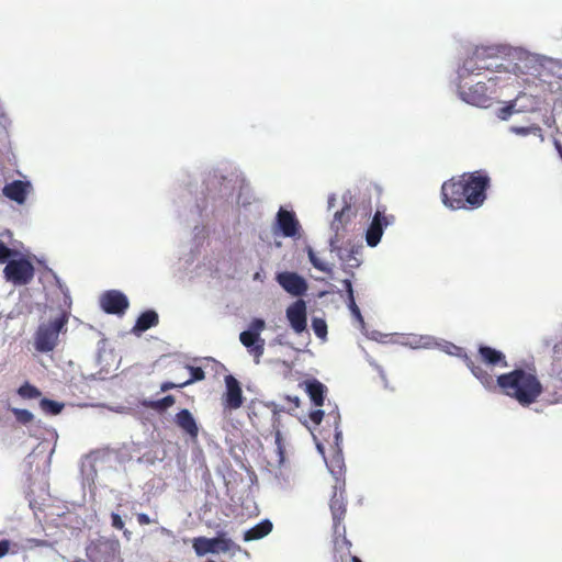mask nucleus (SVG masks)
<instances>
[{"mask_svg": "<svg viewBox=\"0 0 562 562\" xmlns=\"http://www.w3.org/2000/svg\"><path fill=\"white\" fill-rule=\"evenodd\" d=\"M334 561L335 562H362L351 554V542L346 537V528L334 530Z\"/></svg>", "mask_w": 562, "mask_h": 562, "instance_id": "9b49d317", "label": "nucleus"}, {"mask_svg": "<svg viewBox=\"0 0 562 562\" xmlns=\"http://www.w3.org/2000/svg\"><path fill=\"white\" fill-rule=\"evenodd\" d=\"M175 424L192 440L199 436V426L192 413L188 408L179 411L173 418Z\"/></svg>", "mask_w": 562, "mask_h": 562, "instance_id": "6ab92c4d", "label": "nucleus"}, {"mask_svg": "<svg viewBox=\"0 0 562 562\" xmlns=\"http://www.w3.org/2000/svg\"><path fill=\"white\" fill-rule=\"evenodd\" d=\"M477 361L493 369L496 367L507 368L508 362L506 356L501 350L490 346L480 345L477 349Z\"/></svg>", "mask_w": 562, "mask_h": 562, "instance_id": "dca6fc26", "label": "nucleus"}, {"mask_svg": "<svg viewBox=\"0 0 562 562\" xmlns=\"http://www.w3.org/2000/svg\"><path fill=\"white\" fill-rule=\"evenodd\" d=\"M215 538L196 537L192 540V547L196 555L202 557L207 553H217L215 548Z\"/></svg>", "mask_w": 562, "mask_h": 562, "instance_id": "393cba45", "label": "nucleus"}, {"mask_svg": "<svg viewBox=\"0 0 562 562\" xmlns=\"http://www.w3.org/2000/svg\"><path fill=\"white\" fill-rule=\"evenodd\" d=\"M490 186L491 179L484 170L464 172L442 183L441 201L453 211L476 210L484 204Z\"/></svg>", "mask_w": 562, "mask_h": 562, "instance_id": "f03ea898", "label": "nucleus"}, {"mask_svg": "<svg viewBox=\"0 0 562 562\" xmlns=\"http://www.w3.org/2000/svg\"><path fill=\"white\" fill-rule=\"evenodd\" d=\"M176 403V398L173 395H166L165 397L156 401H144L143 405L146 408L153 409L158 413L166 412L169 407H171Z\"/></svg>", "mask_w": 562, "mask_h": 562, "instance_id": "a878e982", "label": "nucleus"}, {"mask_svg": "<svg viewBox=\"0 0 562 562\" xmlns=\"http://www.w3.org/2000/svg\"><path fill=\"white\" fill-rule=\"evenodd\" d=\"M389 224L387 217L382 212L376 211L366 234V240L370 247H375L380 243L383 228Z\"/></svg>", "mask_w": 562, "mask_h": 562, "instance_id": "a211bd4d", "label": "nucleus"}, {"mask_svg": "<svg viewBox=\"0 0 562 562\" xmlns=\"http://www.w3.org/2000/svg\"><path fill=\"white\" fill-rule=\"evenodd\" d=\"M111 522L112 527L115 529L122 530L124 528V521L122 520L121 516L116 513L111 514Z\"/></svg>", "mask_w": 562, "mask_h": 562, "instance_id": "58836bf2", "label": "nucleus"}, {"mask_svg": "<svg viewBox=\"0 0 562 562\" xmlns=\"http://www.w3.org/2000/svg\"><path fill=\"white\" fill-rule=\"evenodd\" d=\"M304 384L312 403L318 407L323 406L327 391L326 386L316 379L305 381Z\"/></svg>", "mask_w": 562, "mask_h": 562, "instance_id": "4be33fe9", "label": "nucleus"}, {"mask_svg": "<svg viewBox=\"0 0 562 562\" xmlns=\"http://www.w3.org/2000/svg\"><path fill=\"white\" fill-rule=\"evenodd\" d=\"M159 322V318H158V314L153 311V310H148V311H145L144 313H142L137 321H136V324L133 328V331L134 333H143L154 326H156Z\"/></svg>", "mask_w": 562, "mask_h": 562, "instance_id": "b1692460", "label": "nucleus"}, {"mask_svg": "<svg viewBox=\"0 0 562 562\" xmlns=\"http://www.w3.org/2000/svg\"><path fill=\"white\" fill-rule=\"evenodd\" d=\"M463 362L471 373L488 391L499 389L502 394L515 400L519 405L528 407L537 403L544 392V386L535 368H516L496 379L470 356H462Z\"/></svg>", "mask_w": 562, "mask_h": 562, "instance_id": "f257e3e1", "label": "nucleus"}, {"mask_svg": "<svg viewBox=\"0 0 562 562\" xmlns=\"http://www.w3.org/2000/svg\"><path fill=\"white\" fill-rule=\"evenodd\" d=\"M11 412L14 415L15 419L22 425H27L32 423L34 419L33 414L27 409L12 408Z\"/></svg>", "mask_w": 562, "mask_h": 562, "instance_id": "2f4dec72", "label": "nucleus"}, {"mask_svg": "<svg viewBox=\"0 0 562 562\" xmlns=\"http://www.w3.org/2000/svg\"><path fill=\"white\" fill-rule=\"evenodd\" d=\"M491 48L477 47L471 56L467 57L459 68L458 76L462 81L467 77L480 74L482 70H488L491 65L487 63V58L492 57Z\"/></svg>", "mask_w": 562, "mask_h": 562, "instance_id": "6e6552de", "label": "nucleus"}, {"mask_svg": "<svg viewBox=\"0 0 562 562\" xmlns=\"http://www.w3.org/2000/svg\"><path fill=\"white\" fill-rule=\"evenodd\" d=\"M329 507L333 516L334 529L346 528L345 525H342L346 515V499L342 495V492L338 493L335 490L330 499Z\"/></svg>", "mask_w": 562, "mask_h": 562, "instance_id": "412c9836", "label": "nucleus"}, {"mask_svg": "<svg viewBox=\"0 0 562 562\" xmlns=\"http://www.w3.org/2000/svg\"><path fill=\"white\" fill-rule=\"evenodd\" d=\"M344 288L347 291L348 297L353 295L352 284L351 281L346 279L342 281Z\"/></svg>", "mask_w": 562, "mask_h": 562, "instance_id": "37998d69", "label": "nucleus"}, {"mask_svg": "<svg viewBox=\"0 0 562 562\" xmlns=\"http://www.w3.org/2000/svg\"><path fill=\"white\" fill-rule=\"evenodd\" d=\"M18 394L22 398L33 400V398H38L42 393L36 386L30 384L29 382H25L18 389Z\"/></svg>", "mask_w": 562, "mask_h": 562, "instance_id": "c85d7f7f", "label": "nucleus"}, {"mask_svg": "<svg viewBox=\"0 0 562 562\" xmlns=\"http://www.w3.org/2000/svg\"><path fill=\"white\" fill-rule=\"evenodd\" d=\"M3 274L7 281L15 285H25L34 278V267L25 258L9 260L3 269Z\"/></svg>", "mask_w": 562, "mask_h": 562, "instance_id": "0eeeda50", "label": "nucleus"}, {"mask_svg": "<svg viewBox=\"0 0 562 562\" xmlns=\"http://www.w3.org/2000/svg\"><path fill=\"white\" fill-rule=\"evenodd\" d=\"M557 150L562 159V144L557 143Z\"/></svg>", "mask_w": 562, "mask_h": 562, "instance_id": "49530a36", "label": "nucleus"}, {"mask_svg": "<svg viewBox=\"0 0 562 562\" xmlns=\"http://www.w3.org/2000/svg\"><path fill=\"white\" fill-rule=\"evenodd\" d=\"M32 190L33 186L30 181L13 180L2 188V194L7 199L22 205L25 203L27 195L32 192Z\"/></svg>", "mask_w": 562, "mask_h": 562, "instance_id": "2eb2a0df", "label": "nucleus"}, {"mask_svg": "<svg viewBox=\"0 0 562 562\" xmlns=\"http://www.w3.org/2000/svg\"><path fill=\"white\" fill-rule=\"evenodd\" d=\"M355 252V250H351L348 258H346L347 261H351V259H353V263H350L351 267H358L360 265V262L358 261V259L356 257H352V254Z\"/></svg>", "mask_w": 562, "mask_h": 562, "instance_id": "a18cd8bd", "label": "nucleus"}, {"mask_svg": "<svg viewBox=\"0 0 562 562\" xmlns=\"http://www.w3.org/2000/svg\"><path fill=\"white\" fill-rule=\"evenodd\" d=\"M40 407L46 414L57 415L63 411L64 404L49 398H42L40 401Z\"/></svg>", "mask_w": 562, "mask_h": 562, "instance_id": "cd10ccee", "label": "nucleus"}, {"mask_svg": "<svg viewBox=\"0 0 562 562\" xmlns=\"http://www.w3.org/2000/svg\"><path fill=\"white\" fill-rule=\"evenodd\" d=\"M281 411L282 409L279 408L278 405L274 403L252 402L251 405L249 406L248 413L249 419L256 428H260L263 426L261 417L267 416L269 418L271 427L274 430V442L277 446L278 454L280 457V461H282L284 458L283 439L281 431L279 429Z\"/></svg>", "mask_w": 562, "mask_h": 562, "instance_id": "20e7f679", "label": "nucleus"}, {"mask_svg": "<svg viewBox=\"0 0 562 562\" xmlns=\"http://www.w3.org/2000/svg\"><path fill=\"white\" fill-rule=\"evenodd\" d=\"M15 250L9 248L2 240H0V262L4 263L9 261V258L14 256Z\"/></svg>", "mask_w": 562, "mask_h": 562, "instance_id": "72a5a7b5", "label": "nucleus"}, {"mask_svg": "<svg viewBox=\"0 0 562 562\" xmlns=\"http://www.w3.org/2000/svg\"><path fill=\"white\" fill-rule=\"evenodd\" d=\"M324 411L322 409H315L310 413V419L315 424L319 425L324 418Z\"/></svg>", "mask_w": 562, "mask_h": 562, "instance_id": "c9c22d12", "label": "nucleus"}, {"mask_svg": "<svg viewBox=\"0 0 562 562\" xmlns=\"http://www.w3.org/2000/svg\"><path fill=\"white\" fill-rule=\"evenodd\" d=\"M277 281L284 291L294 296L305 294L308 289L305 279L296 272H280L277 274Z\"/></svg>", "mask_w": 562, "mask_h": 562, "instance_id": "ddd939ff", "label": "nucleus"}, {"mask_svg": "<svg viewBox=\"0 0 562 562\" xmlns=\"http://www.w3.org/2000/svg\"><path fill=\"white\" fill-rule=\"evenodd\" d=\"M121 544L116 539L98 538L86 548L89 562H120Z\"/></svg>", "mask_w": 562, "mask_h": 562, "instance_id": "423d86ee", "label": "nucleus"}, {"mask_svg": "<svg viewBox=\"0 0 562 562\" xmlns=\"http://www.w3.org/2000/svg\"><path fill=\"white\" fill-rule=\"evenodd\" d=\"M128 305L127 296L119 290H108L100 296V306L106 314L123 315Z\"/></svg>", "mask_w": 562, "mask_h": 562, "instance_id": "9d476101", "label": "nucleus"}, {"mask_svg": "<svg viewBox=\"0 0 562 562\" xmlns=\"http://www.w3.org/2000/svg\"><path fill=\"white\" fill-rule=\"evenodd\" d=\"M136 517H137L138 524L142 526L149 525L151 522V520L147 514L139 513V514H137Z\"/></svg>", "mask_w": 562, "mask_h": 562, "instance_id": "a19ab883", "label": "nucleus"}, {"mask_svg": "<svg viewBox=\"0 0 562 562\" xmlns=\"http://www.w3.org/2000/svg\"><path fill=\"white\" fill-rule=\"evenodd\" d=\"M312 328L315 335L322 339H324L327 335V324L323 318H313Z\"/></svg>", "mask_w": 562, "mask_h": 562, "instance_id": "473e14b6", "label": "nucleus"}, {"mask_svg": "<svg viewBox=\"0 0 562 562\" xmlns=\"http://www.w3.org/2000/svg\"><path fill=\"white\" fill-rule=\"evenodd\" d=\"M514 112V104L506 105L498 111V117L507 120Z\"/></svg>", "mask_w": 562, "mask_h": 562, "instance_id": "e433bc0d", "label": "nucleus"}, {"mask_svg": "<svg viewBox=\"0 0 562 562\" xmlns=\"http://www.w3.org/2000/svg\"><path fill=\"white\" fill-rule=\"evenodd\" d=\"M530 127H513V131L519 135H527L530 132Z\"/></svg>", "mask_w": 562, "mask_h": 562, "instance_id": "c03bdc74", "label": "nucleus"}, {"mask_svg": "<svg viewBox=\"0 0 562 562\" xmlns=\"http://www.w3.org/2000/svg\"><path fill=\"white\" fill-rule=\"evenodd\" d=\"M353 216L355 212L350 205H345L339 212L335 213L330 225L331 229L335 232V236L330 241L331 245L339 241V239L342 237V232L345 231L346 225L351 221Z\"/></svg>", "mask_w": 562, "mask_h": 562, "instance_id": "aec40b11", "label": "nucleus"}, {"mask_svg": "<svg viewBox=\"0 0 562 562\" xmlns=\"http://www.w3.org/2000/svg\"><path fill=\"white\" fill-rule=\"evenodd\" d=\"M215 548L217 549V553L220 552H228L233 549L234 547V542L232 539L227 538L226 537V533L225 532H218L217 536L215 537Z\"/></svg>", "mask_w": 562, "mask_h": 562, "instance_id": "c756f323", "label": "nucleus"}, {"mask_svg": "<svg viewBox=\"0 0 562 562\" xmlns=\"http://www.w3.org/2000/svg\"><path fill=\"white\" fill-rule=\"evenodd\" d=\"M10 541L3 539L0 541V558H3L10 550Z\"/></svg>", "mask_w": 562, "mask_h": 562, "instance_id": "ea45409f", "label": "nucleus"}, {"mask_svg": "<svg viewBox=\"0 0 562 562\" xmlns=\"http://www.w3.org/2000/svg\"><path fill=\"white\" fill-rule=\"evenodd\" d=\"M182 387H184L183 381L182 382L166 381L160 384V392H167L172 389H182Z\"/></svg>", "mask_w": 562, "mask_h": 562, "instance_id": "f704fd0d", "label": "nucleus"}, {"mask_svg": "<svg viewBox=\"0 0 562 562\" xmlns=\"http://www.w3.org/2000/svg\"><path fill=\"white\" fill-rule=\"evenodd\" d=\"M348 306H349V308H350L351 313H352L357 318H359V319H361V318H362V317H361L360 310H359V307H358V306H357V304H356V301H355L353 295L348 297Z\"/></svg>", "mask_w": 562, "mask_h": 562, "instance_id": "4c0bfd02", "label": "nucleus"}, {"mask_svg": "<svg viewBox=\"0 0 562 562\" xmlns=\"http://www.w3.org/2000/svg\"><path fill=\"white\" fill-rule=\"evenodd\" d=\"M69 313L59 311L48 319H42L33 335L34 349L42 353L53 351L59 344L60 334L67 333Z\"/></svg>", "mask_w": 562, "mask_h": 562, "instance_id": "7ed1b4c3", "label": "nucleus"}, {"mask_svg": "<svg viewBox=\"0 0 562 562\" xmlns=\"http://www.w3.org/2000/svg\"><path fill=\"white\" fill-rule=\"evenodd\" d=\"M187 369L190 371L191 376L183 381L184 386L205 379V372L201 367L187 366Z\"/></svg>", "mask_w": 562, "mask_h": 562, "instance_id": "7c9ffc66", "label": "nucleus"}, {"mask_svg": "<svg viewBox=\"0 0 562 562\" xmlns=\"http://www.w3.org/2000/svg\"><path fill=\"white\" fill-rule=\"evenodd\" d=\"M307 256H308V259L312 263V266L318 270V271H322V272H325L326 274H328L329 277H333V267L331 265L325 262L324 260H322L319 257H317V255L315 254V251L313 250V248L311 247H307Z\"/></svg>", "mask_w": 562, "mask_h": 562, "instance_id": "bb28decb", "label": "nucleus"}, {"mask_svg": "<svg viewBox=\"0 0 562 562\" xmlns=\"http://www.w3.org/2000/svg\"><path fill=\"white\" fill-rule=\"evenodd\" d=\"M266 329V322L262 318H254L247 330L239 334V341L247 349L248 353L258 364L265 353L266 341L261 333Z\"/></svg>", "mask_w": 562, "mask_h": 562, "instance_id": "39448f33", "label": "nucleus"}, {"mask_svg": "<svg viewBox=\"0 0 562 562\" xmlns=\"http://www.w3.org/2000/svg\"><path fill=\"white\" fill-rule=\"evenodd\" d=\"M277 225L285 237H294L300 229V223L291 211L280 209L277 213Z\"/></svg>", "mask_w": 562, "mask_h": 562, "instance_id": "f3484780", "label": "nucleus"}, {"mask_svg": "<svg viewBox=\"0 0 562 562\" xmlns=\"http://www.w3.org/2000/svg\"><path fill=\"white\" fill-rule=\"evenodd\" d=\"M225 385L226 391L223 395L224 406L231 411L241 407L244 396L238 380L232 374H228L225 376Z\"/></svg>", "mask_w": 562, "mask_h": 562, "instance_id": "4468645a", "label": "nucleus"}, {"mask_svg": "<svg viewBox=\"0 0 562 562\" xmlns=\"http://www.w3.org/2000/svg\"><path fill=\"white\" fill-rule=\"evenodd\" d=\"M272 522L269 519H263L262 521H260L259 524L244 532V540L254 541L262 539L272 531Z\"/></svg>", "mask_w": 562, "mask_h": 562, "instance_id": "5701e85b", "label": "nucleus"}, {"mask_svg": "<svg viewBox=\"0 0 562 562\" xmlns=\"http://www.w3.org/2000/svg\"><path fill=\"white\" fill-rule=\"evenodd\" d=\"M285 400L291 404V408L295 409L300 406V398L297 396H285Z\"/></svg>", "mask_w": 562, "mask_h": 562, "instance_id": "79ce46f5", "label": "nucleus"}, {"mask_svg": "<svg viewBox=\"0 0 562 562\" xmlns=\"http://www.w3.org/2000/svg\"><path fill=\"white\" fill-rule=\"evenodd\" d=\"M286 318L290 323L291 328L296 333L301 334L306 329L307 315H306V303L304 300L299 299L294 303L288 306Z\"/></svg>", "mask_w": 562, "mask_h": 562, "instance_id": "f8f14e48", "label": "nucleus"}, {"mask_svg": "<svg viewBox=\"0 0 562 562\" xmlns=\"http://www.w3.org/2000/svg\"><path fill=\"white\" fill-rule=\"evenodd\" d=\"M458 90L460 98L469 104L481 108H488L491 105V98L484 82H477L468 89H465V86L460 82Z\"/></svg>", "mask_w": 562, "mask_h": 562, "instance_id": "1a4fd4ad", "label": "nucleus"}, {"mask_svg": "<svg viewBox=\"0 0 562 562\" xmlns=\"http://www.w3.org/2000/svg\"><path fill=\"white\" fill-rule=\"evenodd\" d=\"M75 562H87V561H85V560H77V561H75Z\"/></svg>", "mask_w": 562, "mask_h": 562, "instance_id": "de8ad7c7", "label": "nucleus"}]
</instances>
